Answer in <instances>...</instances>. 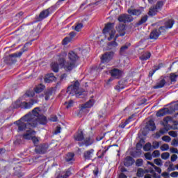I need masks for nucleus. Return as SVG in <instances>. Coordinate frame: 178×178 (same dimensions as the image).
Masks as SVG:
<instances>
[{
    "mask_svg": "<svg viewBox=\"0 0 178 178\" xmlns=\"http://www.w3.org/2000/svg\"><path fill=\"white\" fill-rule=\"evenodd\" d=\"M40 108H35L31 113L25 115L19 120L15 122L18 131H24L26 129H34L37 124H47L48 120L44 115H40Z\"/></svg>",
    "mask_w": 178,
    "mask_h": 178,
    "instance_id": "nucleus-1",
    "label": "nucleus"
},
{
    "mask_svg": "<svg viewBox=\"0 0 178 178\" xmlns=\"http://www.w3.org/2000/svg\"><path fill=\"white\" fill-rule=\"evenodd\" d=\"M67 55L68 60L66 61L65 57ZM80 57L79 55L73 51H69L68 54L65 52L61 53L58 62L59 63V67H62L65 70V72H72L74 67H76V62L79 60Z\"/></svg>",
    "mask_w": 178,
    "mask_h": 178,
    "instance_id": "nucleus-2",
    "label": "nucleus"
},
{
    "mask_svg": "<svg viewBox=\"0 0 178 178\" xmlns=\"http://www.w3.org/2000/svg\"><path fill=\"white\" fill-rule=\"evenodd\" d=\"M67 92L70 94V95H76V97H80L83 92L80 90V82L79 81H76L74 84L70 85L67 88Z\"/></svg>",
    "mask_w": 178,
    "mask_h": 178,
    "instance_id": "nucleus-3",
    "label": "nucleus"
},
{
    "mask_svg": "<svg viewBox=\"0 0 178 178\" xmlns=\"http://www.w3.org/2000/svg\"><path fill=\"white\" fill-rule=\"evenodd\" d=\"M103 33L106 35L109 34V37L108 38V40L111 41L115 37V34H116V31L113 29V24L108 23L105 25L104 29H103Z\"/></svg>",
    "mask_w": 178,
    "mask_h": 178,
    "instance_id": "nucleus-4",
    "label": "nucleus"
},
{
    "mask_svg": "<svg viewBox=\"0 0 178 178\" xmlns=\"http://www.w3.org/2000/svg\"><path fill=\"white\" fill-rule=\"evenodd\" d=\"M114 53L113 51H108L102 55L101 59L103 63H108L110 60H112L113 58Z\"/></svg>",
    "mask_w": 178,
    "mask_h": 178,
    "instance_id": "nucleus-5",
    "label": "nucleus"
},
{
    "mask_svg": "<svg viewBox=\"0 0 178 178\" xmlns=\"http://www.w3.org/2000/svg\"><path fill=\"white\" fill-rule=\"evenodd\" d=\"M48 148H49L48 144H42L37 146L35 151L38 154H45L48 151Z\"/></svg>",
    "mask_w": 178,
    "mask_h": 178,
    "instance_id": "nucleus-6",
    "label": "nucleus"
},
{
    "mask_svg": "<svg viewBox=\"0 0 178 178\" xmlns=\"http://www.w3.org/2000/svg\"><path fill=\"white\" fill-rule=\"evenodd\" d=\"M33 136H35V131L29 129V130H27L26 132L23 134V138L24 140H31Z\"/></svg>",
    "mask_w": 178,
    "mask_h": 178,
    "instance_id": "nucleus-7",
    "label": "nucleus"
},
{
    "mask_svg": "<svg viewBox=\"0 0 178 178\" xmlns=\"http://www.w3.org/2000/svg\"><path fill=\"white\" fill-rule=\"evenodd\" d=\"M35 102L33 99H31V101L29 102H22L20 104V107L21 108H24V109H29L30 108H31L33 106V105H34V104H35Z\"/></svg>",
    "mask_w": 178,
    "mask_h": 178,
    "instance_id": "nucleus-8",
    "label": "nucleus"
},
{
    "mask_svg": "<svg viewBox=\"0 0 178 178\" xmlns=\"http://www.w3.org/2000/svg\"><path fill=\"white\" fill-rule=\"evenodd\" d=\"M48 16H49V8L42 10L40 13L38 17V21L41 22V20H44V19H46V17H48Z\"/></svg>",
    "mask_w": 178,
    "mask_h": 178,
    "instance_id": "nucleus-9",
    "label": "nucleus"
},
{
    "mask_svg": "<svg viewBox=\"0 0 178 178\" xmlns=\"http://www.w3.org/2000/svg\"><path fill=\"white\" fill-rule=\"evenodd\" d=\"M111 76L114 77V79H120L122 77V70H120L118 69H113L110 72Z\"/></svg>",
    "mask_w": 178,
    "mask_h": 178,
    "instance_id": "nucleus-10",
    "label": "nucleus"
},
{
    "mask_svg": "<svg viewBox=\"0 0 178 178\" xmlns=\"http://www.w3.org/2000/svg\"><path fill=\"white\" fill-rule=\"evenodd\" d=\"M116 30L118 33H120V35L123 37L124 34H126V26L124 24H120L116 26Z\"/></svg>",
    "mask_w": 178,
    "mask_h": 178,
    "instance_id": "nucleus-11",
    "label": "nucleus"
},
{
    "mask_svg": "<svg viewBox=\"0 0 178 178\" xmlns=\"http://www.w3.org/2000/svg\"><path fill=\"white\" fill-rule=\"evenodd\" d=\"M145 129L147 130H149L150 131H154L156 129V127L155 126V122H154V120H149L145 126Z\"/></svg>",
    "mask_w": 178,
    "mask_h": 178,
    "instance_id": "nucleus-12",
    "label": "nucleus"
},
{
    "mask_svg": "<svg viewBox=\"0 0 178 178\" xmlns=\"http://www.w3.org/2000/svg\"><path fill=\"white\" fill-rule=\"evenodd\" d=\"M133 163H134V159L130 156H127L124 160V165L127 168H129V166H131Z\"/></svg>",
    "mask_w": 178,
    "mask_h": 178,
    "instance_id": "nucleus-13",
    "label": "nucleus"
},
{
    "mask_svg": "<svg viewBox=\"0 0 178 178\" xmlns=\"http://www.w3.org/2000/svg\"><path fill=\"white\" fill-rule=\"evenodd\" d=\"M92 156H94V149H90L88 151H85L83 154V157L85 158V159H91Z\"/></svg>",
    "mask_w": 178,
    "mask_h": 178,
    "instance_id": "nucleus-14",
    "label": "nucleus"
},
{
    "mask_svg": "<svg viewBox=\"0 0 178 178\" xmlns=\"http://www.w3.org/2000/svg\"><path fill=\"white\" fill-rule=\"evenodd\" d=\"M127 12L129 15H132V16H140L143 13L141 9H128Z\"/></svg>",
    "mask_w": 178,
    "mask_h": 178,
    "instance_id": "nucleus-15",
    "label": "nucleus"
},
{
    "mask_svg": "<svg viewBox=\"0 0 178 178\" xmlns=\"http://www.w3.org/2000/svg\"><path fill=\"white\" fill-rule=\"evenodd\" d=\"M159 35H161V31L158 29H154L150 33L149 38L151 40H156Z\"/></svg>",
    "mask_w": 178,
    "mask_h": 178,
    "instance_id": "nucleus-16",
    "label": "nucleus"
},
{
    "mask_svg": "<svg viewBox=\"0 0 178 178\" xmlns=\"http://www.w3.org/2000/svg\"><path fill=\"white\" fill-rule=\"evenodd\" d=\"M26 51H27V49H26V46H24L20 51L10 54L9 58H20V56H22V55H23V53L26 52Z\"/></svg>",
    "mask_w": 178,
    "mask_h": 178,
    "instance_id": "nucleus-17",
    "label": "nucleus"
},
{
    "mask_svg": "<svg viewBox=\"0 0 178 178\" xmlns=\"http://www.w3.org/2000/svg\"><path fill=\"white\" fill-rule=\"evenodd\" d=\"M56 80V77L54 76V74L51 73L46 75L44 78V83H52V81H55Z\"/></svg>",
    "mask_w": 178,
    "mask_h": 178,
    "instance_id": "nucleus-18",
    "label": "nucleus"
},
{
    "mask_svg": "<svg viewBox=\"0 0 178 178\" xmlns=\"http://www.w3.org/2000/svg\"><path fill=\"white\" fill-rule=\"evenodd\" d=\"M169 112H170V111L169 110V108H162L161 110H159L157 113H156V116L158 118H161V116H165V115H168V113H169Z\"/></svg>",
    "mask_w": 178,
    "mask_h": 178,
    "instance_id": "nucleus-19",
    "label": "nucleus"
},
{
    "mask_svg": "<svg viewBox=\"0 0 178 178\" xmlns=\"http://www.w3.org/2000/svg\"><path fill=\"white\" fill-rule=\"evenodd\" d=\"M74 138L76 141H83V140H84L83 131H78V133L74 135Z\"/></svg>",
    "mask_w": 178,
    "mask_h": 178,
    "instance_id": "nucleus-20",
    "label": "nucleus"
},
{
    "mask_svg": "<svg viewBox=\"0 0 178 178\" xmlns=\"http://www.w3.org/2000/svg\"><path fill=\"white\" fill-rule=\"evenodd\" d=\"M166 84V81L165 79H161L159 82H158L156 86H154V88L155 90L158 88H162L165 87V85Z\"/></svg>",
    "mask_w": 178,
    "mask_h": 178,
    "instance_id": "nucleus-21",
    "label": "nucleus"
},
{
    "mask_svg": "<svg viewBox=\"0 0 178 178\" xmlns=\"http://www.w3.org/2000/svg\"><path fill=\"white\" fill-rule=\"evenodd\" d=\"M173 24H175V19H170L165 22L164 26H165L166 29H172Z\"/></svg>",
    "mask_w": 178,
    "mask_h": 178,
    "instance_id": "nucleus-22",
    "label": "nucleus"
},
{
    "mask_svg": "<svg viewBox=\"0 0 178 178\" xmlns=\"http://www.w3.org/2000/svg\"><path fill=\"white\" fill-rule=\"evenodd\" d=\"M70 175H72V172L67 170L59 174L57 178H68Z\"/></svg>",
    "mask_w": 178,
    "mask_h": 178,
    "instance_id": "nucleus-23",
    "label": "nucleus"
},
{
    "mask_svg": "<svg viewBox=\"0 0 178 178\" xmlns=\"http://www.w3.org/2000/svg\"><path fill=\"white\" fill-rule=\"evenodd\" d=\"M157 13H158V8H156L155 6H152V7L149 8L148 15H149V16H155V15H156Z\"/></svg>",
    "mask_w": 178,
    "mask_h": 178,
    "instance_id": "nucleus-24",
    "label": "nucleus"
},
{
    "mask_svg": "<svg viewBox=\"0 0 178 178\" xmlns=\"http://www.w3.org/2000/svg\"><path fill=\"white\" fill-rule=\"evenodd\" d=\"M92 144V142H91V138H86L84 140V143H79V147H83V145H86V147H88V145H91Z\"/></svg>",
    "mask_w": 178,
    "mask_h": 178,
    "instance_id": "nucleus-25",
    "label": "nucleus"
},
{
    "mask_svg": "<svg viewBox=\"0 0 178 178\" xmlns=\"http://www.w3.org/2000/svg\"><path fill=\"white\" fill-rule=\"evenodd\" d=\"M51 67L53 72H55V73H58L59 72V63H51Z\"/></svg>",
    "mask_w": 178,
    "mask_h": 178,
    "instance_id": "nucleus-26",
    "label": "nucleus"
},
{
    "mask_svg": "<svg viewBox=\"0 0 178 178\" xmlns=\"http://www.w3.org/2000/svg\"><path fill=\"white\" fill-rule=\"evenodd\" d=\"M126 87V85H124V82L120 81L118 82V84L115 86V90L117 91H120V90H123Z\"/></svg>",
    "mask_w": 178,
    "mask_h": 178,
    "instance_id": "nucleus-27",
    "label": "nucleus"
},
{
    "mask_svg": "<svg viewBox=\"0 0 178 178\" xmlns=\"http://www.w3.org/2000/svg\"><path fill=\"white\" fill-rule=\"evenodd\" d=\"M44 88H45V86L40 84L34 88V91L37 94H40V92H42V91H44Z\"/></svg>",
    "mask_w": 178,
    "mask_h": 178,
    "instance_id": "nucleus-28",
    "label": "nucleus"
},
{
    "mask_svg": "<svg viewBox=\"0 0 178 178\" xmlns=\"http://www.w3.org/2000/svg\"><path fill=\"white\" fill-rule=\"evenodd\" d=\"M148 20V15L143 16L140 21H138L136 24L137 26H141V24H144Z\"/></svg>",
    "mask_w": 178,
    "mask_h": 178,
    "instance_id": "nucleus-29",
    "label": "nucleus"
},
{
    "mask_svg": "<svg viewBox=\"0 0 178 178\" xmlns=\"http://www.w3.org/2000/svg\"><path fill=\"white\" fill-rule=\"evenodd\" d=\"M150 58H151V53L149 52H146L140 56V59H141V60H147Z\"/></svg>",
    "mask_w": 178,
    "mask_h": 178,
    "instance_id": "nucleus-30",
    "label": "nucleus"
},
{
    "mask_svg": "<svg viewBox=\"0 0 178 178\" xmlns=\"http://www.w3.org/2000/svg\"><path fill=\"white\" fill-rule=\"evenodd\" d=\"M73 158H74V154L68 153L65 157V161L67 162H70V161H73Z\"/></svg>",
    "mask_w": 178,
    "mask_h": 178,
    "instance_id": "nucleus-31",
    "label": "nucleus"
},
{
    "mask_svg": "<svg viewBox=\"0 0 178 178\" xmlns=\"http://www.w3.org/2000/svg\"><path fill=\"white\" fill-rule=\"evenodd\" d=\"M92 105H94V100L90 99L88 102H86L85 104H83L82 108H91Z\"/></svg>",
    "mask_w": 178,
    "mask_h": 178,
    "instance_id": "nucleus-32",
    "label": "nucleus"
},
{
    "mask_svg": "<svg viewBox=\"0 0 178 178\" xmlns=\"http://www.w3.org/2000/svg\"><path fill=\"white\" fill-rule=\"evenodd\" d=\"M125 19H124V23H130V22H133V17L129 15L124 14Z\"/></svg>",
    "mask_w": 178,
    "mask_h": 178,
    "instance_id": "nucleus-33",
    "label": "nucleus"
},
{
    "mask_svg": "<svg viewBox=\"0 0 178 178\" xmlns=\"http://www.w3.org/2000/svg\"><path fill=\"white\" fill-rule=\"evenodd\" d=\"M170 128H169V125H164V128H162L160 129V133L161 134H165V133H168V131H169Z\"/></svg>",
    "mask_w": 178,
    "mask_h": 178,
    "instance_id": "nucleus-34",
    "label": "nucleus"
},
{
    "mask_svg": "<svg viewBox=\"0 0 178 178\" xmlns=\"http://www.w3.org/2000/svg\"><path fill=\"white\" fill-rule=\"evenodd\" d=\"M34 95H35V93L34 92V91L29 90L26 92V94L24 95V97H25V98H27L29 97H34Z\"/></svg>",
    "mask_w": 178,
    "mask_h": 178,
    "instance_id": "nucleus-35",
    "label": "nucleus"
},
{
    "mask_svg": "<svg viewBox=\"0 0 178 178\" xmlns=\"http://www.w3.org/2000/svg\"><path fill=\"white\" fill-rule=\"evenodd\" d=\"M110 49H113V48H116L118 47V42H116V40H114L113 42H111L108 44Z\"/></svg>",
    "mask_w": 178,
    "mask_h": 178,
    "instance_id": "nucleus-36",
    "label": "nucleus"
},
{
    "mask_svg": "<svg viewBox=\"0 0 178 178\" xmlns=\"http://www.w3.org/2000/svg\"><path fill=\"white\" fill-rule=\"evenodd\" d=\"M151 148H152V145L149 143H146L143 147L144 151H151Z\"/></svg>",
    "mask_w": 178,
    "mask_h": 178,
    "instance_id": "nucleus-37",
    "label": "nucleus"
},
{
    "mask_svg": "<svg viewBox=\"0 0 178 178\" xmlns=\"http://www.w3.org/2000/svg\"><path fill=\"white\" fill-rule=\"evenodd\" d=\"M152 156H153V158H159V156H161V152H159V150H154L152 152Z\"/></svg>",
    "mask_w": 178,
    "mask_h": 178,
    "instance_id": "nucleus-38",
    "label": "nucleus"
},
{
    "mask_svg": "<svg viewBox=\"0 0 178 178\" xmlns=\"http://www.w3.org/2000/svg\"><path fill=\"white\" fill-rule=\"evenodd\" d=\"M144 170L143 168L138 169L137 172V177H143L144 176Z\"/></svg>",
    "mask_w": 178,
    "mask_h": 178,
    "instance_id": "nucleus-39",
    "label": "nucleus"
},
{
    "mask_svg": "<svg viewBox=\"0 0 178 178\" xmlns=\"http://www.w3.org/2000/svg\"><path fill=\"white\" fill-rule=\"evenodd\" d=\"M176 79H177V75L175 74H170V80L171 83H176Z\"/></svg>",
    "mask_w": 178,
    "mask_h": 178,
    "instance_id": "nucleus-40",
    "label": "nucleus"
},
{
    "mask_svg": "<svg viewBox=\"0 0 178 178\" xmlns=\"http://www.w3.org/2000/svg\"><path fill=\"white\" fill-rule=\"evenodd\" d=\"M128 48H129V46H127V45H124V46H122L121 48H120V54L122 55V54H124V52H126V51H127V49H128Z\"/></svg>",
    "mask_w": 178,
    "mask_h": 178,
    "instance_id": "nucleus-41",
    "label": "nucleus"
},
{
    "mask_svg": "<svg viewBox=\"0 0 178 178\" xmlns=\"http://www.w3.org/2000/svg\"><path fill=\"white\" fill-rule=\"evenodd\" d=\"M169 156H170V154L169 152H164L161 154V158L166 161V159H169Z\"/></svg>",
    "mask_w": 178,
    "mask_h": 178,
    "instance_id": "nucleus-42",
    "label": "nucleus"
},
{
    "mask_svg": "<svg viewBox=\"0 0 178 178\" xmlns=\"http://www.w3.org/2000/svg\"><path fill=\"white\" fill-rule=\"evenodd\" d=\"M83 26H84V25H83V24L79 23V24H76V26L74 27V31H80V30H81Z\"/></svg>",
    "mask_w": 178,
    "mask_h": 178,
    "instance_id": "nucleus-43",
    "label": "nucleus"
},
{
    "mask_svg": "<svg viewBox=\"0 0 178 178\" xmlns=\"http://www.w3.org/2000/svg\"><path fill=\"white\" fill-rule=\"evenodd\" d=\"M44 95H45L44 96L45 101H48V99H49V96L52 95V92L51 90H47L46 91Z\"/></svg>",
    "mask_w": 178,
    "mask_h": 178,
    "instance_id": "nucleus-44",
    "label": "nucleus"
},
{
    "mask_svg": "<svg viewBox=\"0 0 178 178\" xmlns=\"http://www.w3.org/2000/svg\"><path fill=\"white\" fill-rule=\"evenodd\" d=\"M70 41H72V38H70L69 37L65 38L63 40V45H67V44H69V42H70Z\"/></svg>",
    "mask_w": 178,
    "mask_h": 178,
    "instance_id": "nucleus-45",
    "label": "nucleus"
},
{
    "mask_svg": "<svg viewBox=\"0 0 178 178\" xmlns=\"http://www.w3.org/2000/svg\"><path fill=\"white\" fill-rule=\"evenodd\" d=\"M154 162L157 166H162V160L161 159H155Z\"/></svg>",
    "mask_w": 178,
    "mask_h": 178,
    "instance_id": "nucleus-46",
    "label": "nucleus"
},
{
    "mask_svg": "<svg viewBox=\"0 0 178 178\" xmlns=\"http://www.w3.org/2000/svg\"><path fill=\"white\" fill-rule=\"evenodd\" d=\"M163 141H165V143H170L172 138L168 136H164L162 137Z\"/></svg>",
    "mask_w": 178,
    "mask_h": 178,
    "instance_id": "nucleus-47",
    "label": "nucleus"
},
{
    "mask_svg": "<svg viewBox=\"0 0 178 178\" xmlns=\"http://www.w3.org/2000/svg\"><path fill=\"white\" fill-rule=\"evenodd\" d=\"M65 105L66 106L67 109H69V108H72V106H73V100H70L68 102H66L65 103Z\"/></svg>",
    "mask_w": 178,
    "mask_h": 178,
    "instance_id": "nucleus-48",
    "label": "nucleus"
},
{
    "mask_svg": "<svg viewBox=\"0 0 178 178\" xmlns=\"http://www.w3.org/2000/svg\"><path fill=\"white\" fill-rule=\"evenodd\" d=\"M158 10L161 9L162 6H163V1H159L156 3V6H154Z\"/></svg>",
    "mask_w": 178,
    "mask_h": 178,
    "instance_id": "nucleus-49",
    "label": "nucleus"
},
{
    "mask_svg": "<svg viewBox=\"0 0 178 178\" xmlns=\"http://www.w3.org/2000/svg\"><path fill=\"white\" fill-rule=\"evenodd\" d=\"M145 158H146V159H147L148 161H152V154H151L150 152L145 153Z\"/></svg>",
    "mask_w": 178,
    "mask_h": 178,
    "instance_id": "nucleus-50",
    "label": "nucleus"
},
{
    "mask_svg": "<svg viewBox=\"0 0 178 178\" xmlns=\"http://www.w3.org/2000/svg\"><path fill=\"white\" fill-rule=\"evenodd\" d=\"M130 119H131V117H130L122 124H121L120 127H122V129H124V127H126V125L129 124V123H130Z\"/></svg>",
    "mask_w": 178,
    "mask_h": 178,
    "instance_id": "nucleus-51",
    "label": "nucleus"
},
{
    "mask_svg": "<svg viewBox=\"0 0 178 178\" xmlns=\"http://www.w3.org/2000/svg\"><path fill=\"white\" fill-rule=\"evenodd\" d=\"M161 151H168L169 149V145L165 143L161 147Z\"/></svg>",
    "mask_w": 178,
    "mask_h": 178,
    "instance_id": "nucleus-52",
    "label": "nucleus"
},
{
    "mask_svg": "<svg viewBox=\"0 0 178 178\" xmlns=\"http://www.w3.org/2000/svg\"><path fill=\"white\" fill-rule=\"evenodd\" d=\"M152 148H153L154 149H158V147H159V142L154 141V142L152 143Z\"/></svg>",
    "mask_w": 178,
    "mask_h": 178,
    "instance_id": "nucleus-53",
    "label": "nucleus"
},
{
    "mask_svg": "<svg viewBox=\"0 0 178 178\" xmlns=\"http://www.w3.org/2000/svg\"><path fill=\"white\" fill-rule=\"evenodd\" d=\"M49 120H51V122H58V116L52 115H51Z\"/></svg>",
    "mask_w": 178,
    "mask_h": 178,
    "instance_id": "nucleus-54",
    "label": "nucleus"
},
{
    "mask_svg": "<svg viewBox=\"0 0 178 178\" xmlns=\"http://www.w3.org/2000/svg\"><path fill=\"white\" fill-rule=\"evenodd\" d=\"M143 161L142 159H137L136 162V166H143Z\"/></svg>",
    "mask_w": 178,
    "mask_h": 178,
    "instance_id": "nucleus-55",
    "label": "nucleus"
},
{
    "mask_svg": "<svg viewBox=\"0 0 178 178\" xmlns=\"http://www.w3.org/2000/svg\"><path fill=\"white\" fill-rule=\"evenodd\" d=\"M169 136H171V137H177V132L175 131H170L168 132Z\"/></svg>",
    "mask_w": 178,
    "mask_h": 178,
    "instance_id": "nucleus-56",
    "label": "nucleus"
},
{
    "mask_svg": "<svg viewBox=\"0 0 178 178\" xmlns=\"http://www.w3.org/2000/svg\"><path fill=\"white\" fill-rule=\"evenodd\" d=\"M173 166H174L173 163H171L169 165V167L168 168V172H172L173 170H176V168L175 167L174 168Z\"/></svg>",
    "mask_w": 178,
    "mask_h": 178,
    "instance_id": "nucleus-57",
    "label": "nucleus"
},
{
    "mask_svg": "<svg viewBox=\"0 0 178 178\" xmlns=\"http://www.w3.org/2000/svg\"><path fill=\"white\" fill-rule=\"evenodd\" d=\"M170 151L171 154H178L177 148L170 147Z\"/></svg>",
    "mask_w": 178,
    "mask_h": 178,
    "instance_id": "nucleus-58",
    "label": "nucleus"
},
{
    "mask_svg": "<svg viewBox=\"0 0 178 178\" xmlns=\"http://www.w3.org/2000/svg\"><path fill=\"white\" fill-rule=\"evenodd\" d=\"M118 20L119 22L124 23V20H125L124 14L120 15L118 17Z\"/></svg>",
    "mask_w": 178,
    "mask_h": 178,
    "instance_id": "nucleus-59",
    "label": "nucleus"
},
{
    "mask_svg": "<svg viewBox=\"0 0 178 178\" xmlns=\"http://www.w3.org/2000/svg\"><path fill=\"white\" fill-rule=\"evenodd\" d=\"M171 145H173L174 147H177V145H178V139L172 140V141L171 143Z\"/></svg>",
    "mask_w": 178,
    "mask_h": 178,
    "instance_id": "nucleus-60",
    "label": "nucleus"
},
{
    "mask_svg": "<svg viewBox=\"0 0 178 178\" xmlns=\"http://www.w3.org/2000/svg\"><path fill=\"white\" fill-rule=\"evenodd\" d=\"M60 125L57 126L54 131V134H59V133H60Z\"/></svg>",
    "mask_w": 178,
    "mask_h": 178,
    "instance_id": "nucleus-61",
    "label": "nucleus"
},
{
    "mask_svg": "<svg viewBox=\"0 0 178 178\" xmlns=\"http://www.w3.org/2000/svg\"><path fill=\"white\" fill-rule=\"evenodd\" d=\"M170 177H178V172L177 171H175V172H172L170 173Z\"/></svg>",
    "mask_w": 178,
    "mask_h": 178,
    "instance_id": "nucleus-62",
    "label": "nucleus"
},
{
    "mask_svg": "<svg viewBox=\"0 0 178 178\" xmlns=\"http://www.w3.org/2000/svg\"><path fill=\"white\" fill-rule=\"evenodd\" d=\"M177 160V154H172L171 156V162H175V161Z\"/></svg>",
    "mask_w": 178,
    "mask_h": 178,
    "instance_id": "nucleus-63",
    "label": "nucleus"
},
{
    "mask_svg": "<svg viewBox=\"0 0 178 178\" xmlns=\"http://www.w3.org/2000/svg\"><path fill=\"white\" fill-rule=\"evenodd\" d=\"M31 140L33 144H38V138H37V137L33 136Z\"/></svg>",
    "mask_w": 178,
    "mask_h": 178,
    "instance_id": "nucleus-64",
    "label": "nucleus"
}]
</instances>
